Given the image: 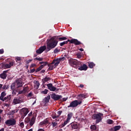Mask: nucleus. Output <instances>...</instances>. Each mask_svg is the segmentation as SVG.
Wrapping results in <instances>:
<instances>
[{
  "mask_svg": "<svg viewBox=\"0 0 131 131\" xmlns=\"http://www.w3.org/2000/svg\"><path fill=\"white\" fill-rule=\"evenodd\" d=\"M67 100H68V97L62 98L63 102H66V101H67Z\"/></svg>",
  "mask_w": 131,
  "mask_h": 131,
  "instance_id": "obj_52",
  "label": "nucleus"
},
{
  "mask_svg": "<svg viewBox=\"0 0 131 131\" xmlns=\"http://www.w3.org/2000/svg\"><path fill=\"white\" fill-rule=\"evenodd\" d=\"M3 90H8L9 89V85L5 84L3 87Z\"/></svg>",
  "mask_w": 131,
  "mask_h": 131,
  "instance_id": "obj_37",
  "label": "nucleus"
},
{
  "mask_svg": "<svg viewBox=\"0 0 131 131\" xmlns=\"http://www.w3.org/2000/svg\"><path fill=\"white\" fill-rule=\"evenodd\" d=\"M22 112H23V114H22L23 117H25L27 114H28L29 111H28V108H22Z\"/></svg>",
  "mask_w": 131,
  "mask_h": 131,
  "instance_id": "obj_18",
  "label": "nucleus"
},
{
  "mask_svg": "<svg viewBox=\"0 0 131 131\" xmlns=\"http://www.w3.org/2000/svg\"><path fill=\"white\" fill-rule=\"evenodd\" d=\"M79 126L78 123L76 122H72L68 125V127H69L72 130H73V129H77Z\"/></svg>",
  "mask_w": 131,
  "mask_h": 131,
  "instance_id": "obj_8",
  "label": "nucleus"
},
{
  "mask_svg": "<svg viewBox=\"0 0 131 131\" xmlns=\"http://www.w3.org/2000/svg\"><path fill=\"white\" fill-rule=\"evenodd\" d=\"M96 64H95V63H94L93 62H89V67H90V68H94V67H95Z\"/></svg>",
  "mask_w": 131,
  "mask_h": 131,
  "instance_id": "obj_31",
  "label": "nucleus"
},
{
  "mask_svg": "<svg viewBox=\"0 0 131 131\" xmlns=\"http://www.w3.org/2000/svg\"><path fill=\"white\" fill-rule=\"evenodd\" d=\"M34 86L36 89V90H38V88H39V85H40V84H39V82L38 81H35L34 82Z\"/></svg>",
  "mask_w": 131,
  "mask_h": 131,
  "instance_id": "obj_25",
  "label": "nucleus"
},
{
  "mask_svg": "<svg viewBox=\"0 0 131 131\" xmlns=\"http://www.w3.org/2000/svg\"><path fill=\"white\" fill-rule=\"evenodd\" d=\"M120 128H121V126H115L114 127V131L119 130V129H120Z\"/></svg>",
  "mask_w": 131,
  "mask_h": 131,
  "instance_id": "obj_32",
  "label": "nucleus"
},
{
  "mask_svg": "<svg viewBox=\"0 0 131 131\" xmlns=\"http://www.w3.org/2000/svg\"><path fill=\"white\" fill-rule=\"evenodd\" d=\"M45 72L46 71L45 70H42V71H41V73H45Z\"/></svg>",
  "mask_w": 131,
  "mask_h": 131,
  "instance_id": "obj_61",
  "label": "nucleus"
},
{
  "mask_svg": "<svg viewBox=\"0 0 131 131\" xmlns=\"http://www.w3.org/2000/svg\"><path fill=\"white\" fill-rule=\"evenodd\" d=\"M38 131H45V129H42V128H39Z\"/></svg>",
  "mask_w": 131,
  "mask_h": 131,
  "instance_id": "obj_59",
  "label": "nucleus"
},
{
  "mask_svg": "<svg viewBox=\"0 0 131 131\" xmlns=\"http://www.w3.org/2000/svg\"><path fill=\"white\" fill-rule=\"evenodd\" d=\"M51 97L54 101H58L60 99H62V95H56L55 93L51 94Z\"/></svg>",
  "mask_w": 131,
  "mask_h": 131,
  "instance_id": "obj_10",
  "label": "nucleus"
},
{
  "mask_svg": "<svg viewBox=\"0 0 131 131\" xmlns=\"http://www.w3.org/2000/svg\"><path fill=\"white\" fill-rule=\"evenodd\" d=\"M65 60V57H62L59 58H56L53 60L52 63H50V70H53L54 68H56L59 64H60V62H63Z\"/></svg>",
  "mask_w": 131,
  "mask_h": 131,
  "instance_id": "obj_1",
  "label": "nucleus"
},
{
  "mask_svg": "<svg viewBox=\"0 0 131 131\" xmlns=\"http://www.w3.org/2000/svg\"><path fill=\"white\" fill-rule=\"evenodd\" d=\"M69 63L71 66L74 67V68L77 69L78 67H80V65H81V61H79L77 59L71 58L69 60Z\"/></svg>",
  "mask_w": 131,
  "mask_h": 131,
  "instance_id": "obj_2",
  "label": "nucleus"
},
{
  "mask_svg": "<svg viewBox=\"0 0 131 131\" xmlns=\"http://www.w3.org/2000/svg\"><path fill=\"white\" fill-rule=\"evenodd\" d=\"M70 42V41H68V40L67 41H64L62 42H61L59 43L60 47H63V46H64V45H67V43H68V42Z\"/></svg>",
  "mask_w": 131,
  "mask_h": 131,
  "instance_id": "obj_30",
  "label": "nucleus"
},
{
  "mask_svg": "<svg viewBox=\"0 0 131 131\" xmlns=\"http://www.w3.org/2000/svg\"><path fill=\"white\" fill-rule=\"evenodd\" d=\"M78 70H80V71H82V70H84V71L88 70V66L85 64H83L82 65V62H81V65L78 68Z\"/></svg>",
  "mask_w": 131,
  "mask_h": 131,
  "instance_id": "obj_15",
  "label": "nucleus"
},
{
  "mask_svg": "<svg viewBox=\"0 0 131 131\" xmlns=\"http://www.w3.org/2000/svg\"><path fill=\"white\" fill-rule=\"evenodd\" d=\"M27 97H32V92H30L27 95Z\"/></svg>",
  "mask_w": 131,
  "mask_h": 131,
  "instance_id": "obj_55",
  "label": "nucleus"
},
{
  "mask_svg": "<svg viewBox=\"0 0 131 131\" xmlns=\"http://www.w3.org/2000/svg\"><path fill=\"white\" fill-rule=\"evenodd\" d=\"M85 98H88V94L86 93L80 94L77 97V99L81 101L83 100V99H85Z\"/></svg>",
  "mask_w": 131,
  "mask_h": 131,
  "instance_id": "obj_14",
  "label": "nucleus"
},
{
  "mask_svg": "<svg viewBox=\"0 0 131 131\" xmlns=\"http://www.w3.org/2000/svg\"><path fill=\"white\" fill-rule=\"evenodd\" d=\"M68 41H70L71 43H74L75 46H79V45H81V42L78 41L77 39H68Z\"/></svg>",
  "mask_w": 131,
  "mask_h": 131,
  "instance_id": "obj_12",
  "label": "nucleus"
},
{
  "mask_svg": "<svg viewBox=\"0 0 131 131\" xmlns=\"http://www.w3.org/2000/svg\"><path fill=\"white\" fill-rule=\"evenodd\" d=\"M40 70H41V68H40L39 67L36 70V72H38L39 71H40Z\"/></svg>",
  "mask_w": 131,
  "mask_h": 131,
  "instance_id": "obj_50",
  "label": "nucleus"
},
{
  "mask_svg": "<svg viewBox=\"0 0 131 131\" xmlns=\"http://www.w3.org/2000/svg\"><path fill=\"white\" fill-rule=\"evenodd\" d=\"M18 95H21V94H25V92L23 91V90L19 91L18 92Z\"/></svg>",
  "mask_w": 131,
  "mask_h": 131,
  "instance_id": "obj_49",
  "label": "nucleus"
},
{
  "mask_svg": "<svg viewBox=\"0 0 131 131\" xmlns=\"http://www.w3.org/2000/svg\"><path fill=\"white\" fill-rule=\"evenodd\" d=\"M6 95L7 93H6V92H3L2 93H1L0 100L1 101H4V99L5 98V97H6Z\"/></svg>",
  "mask_w": 131,
  "mask_h": 131,
  "instance_id": "obj_23",
  "label": "nucleus"
},
{
  "mask_svg": "<svg viewBox=\"0 0 131 131\" xmlns=\"http://www.w3.org/2000/svg\"><path fill=\"white\" fill-rule=\"evenodd\" d=\"M9 64L10 65V66H13V65H14V62H10L9 63Z\"/></svg>",
  "mask_w": 131,
  "mask_h": 131,
  "instance_id": "obj_57",
  "label": "nucleus"
},
{
  "mask_svg": "<svg viewBox=\"0 0 131 131\" xmlns=\"http://www.w3.org/2000/svg\"><path fill=\"white\" fill-rule=\"evenodd\" d=\"M30 62H32V59L28 60L26 61L27 64H29Z\"/></svg>",
  "mask_w": 131,
  "mask_h": 131,
  "instance_id": "obj_54",
  "label": "nucleus"
},
{
  "mask_svg": "<svg viewBox=\"0 0 131 131\" xmlns=\"http://www.w3.org/2000/svg\"><path fill=\"white\" fill-rule=\"evenodd\" d=\"M42 102L44 104V106H48L50 102V95L48 94L47 97H45V98L43 99Z\"/></svg>",
  "mask_w": 131,
  "mask_h": 131,
  "instance_id": "obj_13",
  "label": "nucleus"
},
{
  "mask_svg": "<svg viewBox=\"0 0 131 131\" xmlns=\"http://www.w3.org/2000/svg\"><path fill=\"white\" fill-rule=\"evenodd\" d=\"M47 86L48 88V90H50V84L49 83L47 84Z\"/></svg>",
  "mask_w": 131,
  "mask_h": 131,
  "instance_id": "obj_62",
  "label": "nucleus"
},
{
  "mask_svg": "<svg viewBox=\"0 0 131 131\" xmlns=\"http://www.w3.org/2000/svg\"><path fill=\"white\" fill-rule=\"evenodd\" d=\"M11 89L12 91H15V89H17V88L16 87V83H13L11 84Z\"/></svg>",
  "mask_w": 131,
  "mask_h": 131,
  "instance_id": "obj_29",
  "label": "nucleus"
},
{
  "mask_svg": "<svg viewBox=\"0 0 131 131\" xmlns=\"http://www.w3.org/2000/svg\"><path fill=\"white\" fill-rule=\"evenodd\" d=\"M57 91V92H58V91H59L58 89H57V88L55 86H54V85H53L52 83H50V91L51 92H55V91Z\"/></svg>",
  "mask_w": 131,
  "mask_h": 131,
  "instance_id": "obj_19",
  "label": "nucleus"
},
{
  "mask_svg": "<svg viewBox=\"0 0 131 131\" xmlns=\"http://www.w3.org/2000/svg\"><path fill=\"white\" fill-rule=\"evenodd\" d=\"M72 116H73V113H70L68 114V117L67 118V120H69V121H70V120L71 118H72Z\"/></svg>",
  "mask_w": 131,
  "mask_h": 131,
  "instance_id": "obj_26",
  "label": "nucleus"
},
{
  "mask_svg": "<svg viewBox=\"0 0 131 131\" xmlns=\"http://www.w3.org/2000/svg\"><path fill=\"white\" fill-rule=\"evenodd\" d=\"M56 36L58 37V39H59V41H62V40H66V39H67V38L66 37H59V36Z\"/></svg>",
  "mask_w": 131,
  "mask_h": 131,
  "instance_id": "obj_28",
  "label": "nucleus"
},
{
  "mask_svg": "<svg viewBox=\"0 0 131 131\" xmlns=\"http://www.w3.org/2000/svg\"><path fill=\"white\" fill-rule=\"evenodd\" d=\"M0 131H5V128H2L0 129Z\"/></svg>",
  "mask_w": 131,
  "mask_h": 131,
  "instance_id": "obj_64",
  "label": "nucleus"
},
{
  "mask_svg": "<svg viewBox=\"0 0 131 131\" xmlns=\"http://www.w3.org/2000/svg\"><path fill=\"white\" fill-rule=\"evenodd\" d=\"M11 99H12V95H8L5 97H4L3 102H10L11 101Z\"/></svg>",
  "mask_w": 131,
  "mask_h": 131,
  "instance_id": "obj_21",
  "label": "nucleus"
},
{
  "mask_svg": "<svg viewBox=\"0 0 131 131\" xmlns=\"http://www.w3.org/2000/svg\"><path fill=\"white\" fill-rule=\"evenodd\" d=\"M36 71L35 69H32L30 70V73H33V72H35Z\"/></svg>",
  "mask_w": 131,
  "mask_h": 131,
  "instance_id": "obj_47",
  "label": "nucleus"
},
{
  "mask_svg": "<svg viewBox=\"0 0 131 131\" xmlns=\"http://www.w3.org/2000/svg\"><path fill=\"white\" fill-rule=\"evenodd\" d=\"M53 52L54 54H58L60 52V49H58V48H56Z\"/></svg>",
  "mask_w": 131,
  "mask_h": 131,
  "instance_id": "obj_39",
  "label": "nucleus"
},
{
  "mask_svg": "<svg viewBox=\"0 0 131 131\" xmlns=\"http://www.w3.org/2000/svg\"><path fill=\"white\" fill-rule=\"evenodd\" d=\"M48 92H49L48 89H45L44 91L41 92V94H43V95H47V94H48Z\"/></svg>",
  "mask_w": 131,
  "mask_h": 131,
  "instance_id": "obj_34",
  "label": "nucleus"
},
{
  "mask_svg": "<svg viewBox=\"0 0 131 131\" xmlns=\"http://www.w3.org/2000/svg\"><path fill=\"white\" fill-rule=\"evenodd\" d=\"M47 124H49V120L47 119H45L43 121H42L40 123V125H47Z\"/></svg>",
  "mask_w": 131,
  "mask_h": 131,
  "instance_id": "obj_22",
  "label": "nucleus"
},
{
  "mask_svg": "<svg viewBox=\"0 0 131 131\" xmlns=\"http://www.w3.org/2000/svg\"><path fill=\"white\" fill-rule=\"evenodd\" d=\"M8 70L4 71L2 73L0 74V77L2 79H6L7 78V76H8V75L7 73H8Z\"/></svg>",
  "mask_w": 131,
  "mask_h": 131,
  "instance_id": "obj_16",
  "label": "nucleus"
},
{
  "mask_svg": "<svg viewBox=\"0 0 131 131\" xmlns=\"http://www.w3.org/2000/svg\"><path fill=\"white\" fill-rule=\"evenodd\" d=\"M31 115H32V112H31L28 114V116H31Z\"/></svg>",
  "mask_w": 131,
  "mask_h": 131,
  "instance_id": "obj_60",
  "label": "nucleus"
},
{
  "mask_svg": "<svg viewBox=\"0 0 131 131\" xmlns=\"http://www.w3.org/2000/svg\"><path fill=\"white\" fill-rule=\"evenodd\" d=\"M15 61L16 62H20V61H21V57H16L15 58Z\"/></svg>",
  "mask_w": 131,
  "mask_h": 131,
  "instance_id": "obj_42",
  "label": "nucleus"
},
{
  "mask_svg": "<svg viewBox=\"0 0 131 131\" xmlns=\"http://www.w3.org/2000/svg\"><path fill=\"white\" fill-rule=\"evenodd\" d=\"M35 119L36 118L33 116L32 118L31 119L29 118H26L25 120V123H29L30 126H32L34 123H35Z\"/></svg>",
  "mask_w": 131,
  "mask_h": 131,
  "instance_id": "obj_5",
  "label": "nucleus"
},
{
  "mask_svg": "<svg viewBox=\"0 0 131 131\" xmlns=\"http://www.w3.org/2000/svg\"><path fill=\"white\" fill-rule=\"evenodd\" d=\"M46 49H47V46H46L40 47L36 51L37 55H40V54H41V53L44 52V51H46Z\"/></svg>",
  "mask_w": 131,
  "mask_h": 131,
  "instance_id": "obj_11",
  "label": "nucleus"
},
{
  "mask_svg": "<svg viewBox=\"0 0 131 131\" xmlns=\"http://www.w3.org/2000/svg\"><path fill=\"white\" fill-rule=\"evenodd\" d=\"M0 54H4V49H0Z\"/></svg>",
  "mask_w": 131,
  "mask_h": 131,
  "instance_id": "obj_56",
  "label": "nucleus"
},
{
  "mask_svg": "<svg viewBox=\"0 0 131 131\" xmlns=\"http://www.w3.org/2000/svg\"><path fill=\"white\" fill-rule=\"evenodd\" d=\"M16 121L15 119H10L5 121V124L8 126H14L16 125Z\"/></svg>",
  "mask_w": 131,
  "mask_h": 131,
  "instance_id": "obj_7",
  "label": "nucleus"
},
{
  "mask_svg": "<svg viewBox=\"0 0 131 131\" xmlns=\"http://www.w3.org/2000/svg\"><path fill=\"white\" fill-rule=\"evenodd\" d=\"M65 126V125H64L63 123L60 124L59 126V127H60V128H62V127H64Z\"/></svg>",
  "mask_w": 131,
  "mask_h": 131,
  "instance_id": "obj_53",
  "label": "nucleus"
},
{
  "mask_svg": "<svg viewBox=\"0 0 131 131\" xmlns=\"http://www.w3.org/2000/svg\"><path fill=\"white\" fill-rule=\"evenodd\" d=\"M34 60H37V61H39V62H40L41 61H42L43 60V59L42 58H40V57H36L35 58H34Z\"/></svg>",
  "mask_w": 131,
  "mask_h": 131,
  "instance_id": "obj_36",
  "label": "nucleus"
},
{
  "mask_svg": "<svg viewBox=\"0 0 131 131\" xmlns=\"http://www.w3.org/2000/svg\"><path fill=\"white\" fill-rule=\"evenodd\" d=\"M68 122H69V121L67 119L66 121H65L63 122L64 125H66V124H67V123H68Z\"/></svg>",
  "mask_w": 131,
  "mask_h": 131,
  "instance_id": "obj_51",
  "label": "nucleus"
},
{
  "mask_svg": "<svg viewBox=\"0 0 131 131\" xmlns=\"http://www.w3.org/2000/svg\"><path fill=\"white\" fill-rule=\"evenodd\" d=\"M20 126H21L22 127V128H23V127H24V122H22L20 123L19 125Z\"/></svg>",
  "mask_w": 131,
  "mask_h": 131,
  "instance_id": "obj_48",
  "label": "nucleus"
},
{
  "mask_svg": "<svg viewBox=\"0 0 131 131\" xmlns=\"http://www.w3.org/2000/svg\"><path fill=\"white\" fill-rule=\"evenodd\" d=\"M39 64H41V65H48V61H41L39 62Z\"/></svg>",
  "mask_w": 131,
  "mask_h": 131,
  "instance_id": "obj_43",
  "label": "nucleus"
},
{
  "mask_svg": "<svg viewBox=\"0 0 131 131\" xmlns=\"http://www.w3.org/2000/svg\"><path fill=\"white\" fill-rule=\"evenodd\" d=\"M62 111H59L57 112L58 115H56V113H55V115H52L51 116L53 119H55V118H58V117H59V116H60V115L62 114Z\"/></svg>",
  "mask_w": 131,
  "mask_h": 131,
  "instance_id": "obj_20",
  "label": "nucleus"
},
{
  "mask_svg": "<svg viewBox=\"0 0 131 131\" xmlns=\"http://www.w3.org/2000/svg\"><path fill=\"white\" fill-rule=\"evenodd\" d=\"M103 114L101 113L95 114L93 115L92 118L93 119H96V123H99V122H101V121H102V116H103Z\"/></svg>",
  "mask_w": 131,
  "mask_h": 131,
  "instance_id": "obj_4",
  "label": "nucleus"
},
{
  "mask_svg": "<svg viewBox=\"0 0 131 131\" xmlns=\"http://www.w3.org/2000/svg\"><path fill=\"white\" fill-rule=\"evenodd\" d=\"M44 66H46V65H45V64H41L40 67H40L41 69L43 68V67Z\"/></svg>",
  "mask_w": 131,
  "mask_h": 131,
  "instance_id": "obj_58",
  "label": "nucleus"
},
{
  "mask_svg": "<svg viewBox=\"0 0 131 131\" xmlns=\"http://www.w3.org/2000/svg\"><path fill=\"white\" fill-rule=\"evenodd\" d=\"M83 86H84L83 84H80L79 86V88H83Z\"/></svg>",
  "mask_w": 131,
  "mask_h": 131,
  "instance_id": "obj_63",
  "label": "nucleus"
},
{
  "mask_svg": "<svg viewBox=\"0 0 131 131\" xmlns=\"http://www.w3.org/2000/svg\"><path fill=\"white\" fill-rule=\"evenodd\" d=\"M82 103V101H78V100H74L71 102L70 104L68 106V108H75L76 107H77L78 105H80Z\"/></svg>",
  "mask_w": 131,
  "mask_h": 131,
  "instance_id": "obj_6",
  "label": "nucleus"
},
{
  "mask_svg": "<svg viewBox=\"0 0 131 131\" xmlns=\"http://www.w3.org/2000/svg\"><path fill=\"white\" fill-rule=\"evenodd\" d=\"M15 85L16 89H19V88H22L23 86V82H22V80L21 79H17L15 80Z\"/></svg>",
  "mask_w": 131,
  "mask_h": 131,
  "instance_id": "obj_9",
  "label": "nucleus"
},
{
  "mask_svg": "<svg viewBox=\"0 0 131 131\" xmlns=\"http://www.w3.org/2000/svg\"><path fill=\"white\" fill-rule=\"evenodd\" d=\"M76 56L78 59H80L82 57V55H81V53L80 52L77 53Z\"/></svg>",
  "mask_w": 131,
  "mask_h": 131,
  "instance_id": "obj_35",
  "label": "nucleus"
},
{
  "mask_svg": "<svg viewBox=\"0 0 131 131\" xmlns=\"http://www.w3.org/2000/svg\"><path fill=\"white\" fill-rule=\"evenodd\" d=\"M13 103L14 105H17V104H20V103H22V100H21V97L14 99Z\"/></svg>",
  "mask_w": 131,
  "mask_h": 131,
  "instance_id": "obj_17",
  "label": "nucleus"
},
{
  "mask_svg": "<svg viewBox=\"0 0 131 131\" xmlns=\"http://www.w3.org/2000/svg\"><path fill=\"white\" fill-rule=\"evenodd\" d=\"M49 80H50V77H46L45 78L42 79V81L43 83H45V85L47 84H46V82H48V81H49Z\"/></svg>",
  "mask_w": 131,
  "mask_h": 131,
  "instance_id": "obj_27",
  "label": "nucleus"
},
{
  "mask_svg": "<svg viewBox=\"0 0 131 131\" xmlns=\"http://www.w3.org/2000/svg\"><path fill=\"white\" fill-rule=\"evenodd\" d=\"M91 129H92V130H97V126H96V125H91Z\"/></svg>",
  "mask_w": 131,
  "mask_h": 131,
  "instance_id": "obj_33",
  "label": "nucleus"
},
{
  "mask_svg": "<svg viewBox=\"0 0 131 131\" xmlns=\"http://www.w3.org/2000/svg\"><path fill=\"white\" fill-rule=\"evenodd\" d=\"M47 49L48 51H50V39H47Z\"/></svg>",
  "mask_w": 131,
  "mask_h": 131,
  "instance_id": "obj_38",
  "label": "nucleus"
},
{
  "mask_svg": "<svg viewBox=\"0 0 131 131\" xmlns=\"http://www.w3.org/2000/svg\"><path fill=\"white\" fill-rule=\"evenodd\" d=\"M23 91L25 92V94L27 92V87H24Z\"/></svg>",
  "mask_w": 131,
  "mask_h": 131,
  "instance_id": "obj_46",
  "label": "nucleus"
},
{
  "mask_svg": "<svg viewBox=\"0 0 131 131\" xmlns=\"http://www.w3.org/2000/svg\"><path fill=\"white\" fill-rule=\"evenodd\" d=\"M19 111V110L15 109L9 112V115H14L15 113H17Z\"/></svg>",
  "mask_w": 131,
  "mask_h": 131,
  "instance_id": "obj_24",
  "label": "nucleus"
},
{
  "mask_svg": "<svg viewBox=\"0 0 131 131\" xmlns=\"http://www.w3.org/2000/svg\"><path fill=\"white\" fill-rule=\"evenodd\" d=\"M58 37L56 36H53L50 38V50L51 49H55L56 47H57V45H58Z\"/></svg>",
  "mask_w": 131,
  "mask_h": 131,
  "instance_id": "obj_3",
  "label": "nucleus"
},
{
  "mask_svg": "<svg viewBox=\"0 0 131 131\" xmlns=\"http://www.w3.org/2000/svg\"><path fill=\"white\" fill-rule=\"evenodd\" d=\"M107 123H108V124H112L113 123V120L108 119L107 120Z\"/></svg>",
  "mask_w": 131,
  "mask_h": 131,
  "instance_id": "obj_40",
  "label": "nucleus"
},
{
  "mask_svg": "<svg viewBox=\"0 0 131 131\" xmlns=\"http://www.w3.org/2000/svg\"><path fill=\"white\" fill-rule=\"evenodd\" d=\"M5 66L6 68H11V65H10V64L7 63L5 64Z\"/></svg>",
  "mask_w": 131,
  "mask_h": 131,
  "instance_id": "obj_45",
  "label": "nucleus"
},
{
  "mask_svg": "<svg viewBox=\"0 0 131 131\" xmlns=\"http://www.w3.org/2000/svg\"><path fill=\"white\" fill-rule=\"evenodd\" d=\"M53 127H55V126H57V124H58V123L57 122H54L53 121L52 123Z\"/></svg>",
  "mask_w": 131,
  "mask_h": 131,
  "instance_id": "obj_41",
  "label": "nucleus"
},
{
  "mask_svg": "<svg viewBox=\"0 0 131 131\" xmlns=\"http://www.w3.org/2000/svg\"><path fill=\"white\" fill-rule=\"evenodd\" d=\"M36 67V64L35 63H32L30 66V68H33Z\"/></svg>",
  "mask_w": 131,
  "mask_h": 131,
  "instance_id": "obj_44",
  "label": "nucleus"
}]
</instances>
